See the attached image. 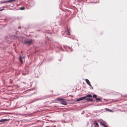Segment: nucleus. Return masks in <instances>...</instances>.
<instances>
[{
    "instance_id": "21",
    "label": "nucleus",
    "mask_w": 127,
    "mask_h": 127,
    "mask_svg": "<svg viewBox=\"0 0 127 127\" xmlns=\"http://www.w3.org/2000/svg\"><path fill=\"white\" fill-rule=\"evenodd\" d=\"M2 119H1L0 120V122H4L2 120Z\"/></svg>"
},
{
    "instance_id": "6",
    "label": "nucleus",
    "mask_w": 127,
    "mask_h": 127,
    "mask_svg": "<svg viewBox=\"0 0 127 127\" xmlns=\"http://www.w3.org/2000/svg\"><path fill=\"white\" fill-rule=\"evenodd\" d=\"M94 125L95 127H98L99 125L95 121L94 123Z\"/></svg>"
},
{
    "instance_id": "24",
    "label": "nucleus",
    "mask_w": 127,
    "mask_h": 127,
    "mask_svg": "<svg viewBox=\"0 0 127 127\" xmlns=\"http://www.w3.org/2000/svg\"><path fill=\"white\" fill-rule=\"evenodd\" d=\"M60 50H63V51H64V50H63L62 49V47H61V49H60Z\"/></svg>"
},
{
    "instance_id": "9",
    "label": "nucleus",
    "mask_w": 127,
    "mask_h": 127,
    "mask_svg": "<svg viewBox=\"0 0 127 127\" xmlns=\"http://www.w3.org/2000/svg\"><path fill=\"white\" fill-rule=\"evenodd\" d=\"M19 60L22 63H23V62L22 60V58H21V56H20L19 58Z\"/></svg>"
},
{
    "instance_id": "20",
    "label": "nucleus",
    "mask_w": 127,
    "mask_h": 127,
    "mask_svg": "<svg viewBox=\"0 0 127 127\" xmlns=\"http://www.w3.org/2000/svg\"><path fill=\"white\" fill-rule=\"evenodd\" d=\"M91 87V88L92 89H93V87H92L91 85V84H90V85H89Z\"/></svg>"
},
{
    "instance_id": "14",
    "label": "nucleus",
    "mask_w": 127,
    "mask_h": 127,
    "mask_svg": "<svg viewBox=\"0 0 127 127\" xmlns=\"http://www.w3.org/2000/svg\"><path fill=\"white\" fill-rule=\"evenodd\" d=\"M20 107H22H22H24L25 108V110H26L27 109V107H25L24 106H21Z\"/></svg>"
},
{
    "instance_id": "26",
    "label": "nucleus",
    "mask_w": 127,
    "mask_h": 127,
    "mask_svg": "<svg viewBox=\"0 0 127 127\" xmlns=\"http://www.w3.org/2000/svg\"><path fill=\"white\" fill-rule=\"evenodd\" d=\"M21 115H26V114H20Z\"/></svg>"
},
{
    "instance_id": "10",
    "label": "nucleus",
    "mask_w": 127,
    "mask_h": 127,
    "mask_svg": "<svg viewBox=\"0 0 127 127\" xmlns=\"http://www.w3.org/2000/svg\"><path fill=\"white\" fill-rule=\"evenodd\" d=\"M42 99V98H38V99H35L33 101H32L30 103H32V102H34V101H36V100H41Z\"/></svg>"
},
{
    "instance_id": "18",
    "label": "nucleus",
    "mask_w": 127,
    "mask_h": 127,
    "mask_svg": "<svg viewBox=\"0 0 127 127\" xmlns=\"http://www.w3.org/2000/svg\"><path fill=\"white\" fill-rule=\"evenodd\" d=\"M67 48L69 49H70V52H71L72 51V49H70V48L69 47H68V46L67 47Z\"/></svg>"
},
{
    "instance_id": "5",
    "label": "nucleus",
    "mask_w": 127,
    "mask_h": 127,
    "mask_svg": "<svg viewBox=\"0 0 127 127\" xmlns=\"http://www.w3.org/2000/svg\"><path fill=\"white\" fill-rule=\"evenodd\" d=\"M84 97H85V99H86V98L87 97H92V95H91L89 94L88 95H87L85 96H84Z\"/></svg>"
},
{
    "instance_id": "22",
    "label": "nucleus",
    "mask_w": 127,
    "mask_h": 127,
    "mask_svg": "<svg viewBox=\"0 0 127 127\" xmlns=\"http://www.w3.org/2000/svg\"><path fill=\"white\" fill-rule=\"evenodd\" d=\"M4 9H0V11H2L3 10H4Z\"/></svg>"
},
{
    "instance_id": "15",
    "label": "nucleus",
    "mask_w": 127,
    "mask_h": 127,
    "mask_svg": "<svg viewBox=\"0 0 127 127\" xmlns=\"http://www.w3.org/2000/svg\"><path fill=\"white\" fill-rule=\"evenodd\" d=\"M96 96H97V95H95V94H94L93 95V98H96Z\"/></svg>"
},
{
    "instance_id": "1",
    "label": "nucleus",
    "mask_w": 127,
    "mask_h": 127,
    "mask_svg": "<svg viewBox=\"0 0 127 127\" xmlns=\"http://www.w3.org/2000/svg\"><path fill=\"white\" fill-rule=\"evenodd\" d=\"M57 99L60 101L62 104L64 105H67V102L64 99L61 98H57Z\"/></svg>"
},
{
    "instance_id": "3",
    "label": "nucleus",
    "mask_w": 127,
    "mask_h": 127,
    "mask_svg": "<svg viewBox=\"0 0 127 127\" xmlns=\"http://www.w3.org/2000/svg\"><path fill=\"white\" fill-rule=\"evenodd\" d=\"M65 33L67 35H70V29L68 28L65 31Z\"/></svg>"
},
{
    "instance_id": "8",
    "label": "nucleus",
    "mask_w": 127,
    "mask_h": 127,
    "mask_svg": "<svg viewBox=\"0 0 127 127\" xmlns=\"http://www.w3.org/2000/svg\"><path fill=\"white\" fill-rule=\"evenodd\" d=\"M86 100H87L88 101H93V99L92 98H86Z\"/></svg>"
},
{
    "instance_id": "25",
    "label": "nucleus",
    "mask_w": 127,
    "mask_h": 127,
    "mask_svg": "<svg viewBox=\"0 0 127 127\" xmlns=\"http://www.w3.org/2000/svg\"><path fill=\"white\" fill-rule=\"evenodd\" d=\"M103 126L104 127H107V126H106L105 125H104Z\"/></svg>"
},
{
    "instance_id": "11",
    "label": "nucleus",
    "mask_w": 127,
    "mask_h": 127,
    "mask_svg": "<svg viewBox=\"0 0 127 127\" xmlns=\"http://www.w3.org/2000/svg\"><path fill=\"white\" fill-rule=\"evenodd\" d=\"M95 99L96 101H101L100 100L101 98H95Z\"/></svg>"
},
{
    "instance_id": "17",
    "label": "nucleus",
    "mask_w": 127,
    "mask_h": 127,
    "mask_svg": "<svg viewBox=\"0 0 127 127\" xmlns=\"http://www.w3.org/2000/svg\"><path fill=\"white\" fill-rule=\"evenodd\" d=\"M2 120L3 121V122L6 121H8V120L7 119H3Z\"/></svg>"
},
{
    "instance_id": "7",
    "label": "nucleus",
    "mask_w": 127,
    "mask_h": 127,
    "mask_svg": "<svg viewBox=\"0 0 127 127\" xmlns=\"http://www.w3.org/2000/svg\"><path fill=\"white\" fill-rule=\"evenodd\" d=\"M85 81L87 83L88 85H90V82L89 80L87 79H85Z\"/></svg>"
},
{
    "instance_id": "30",
    "label": "nucleus",
    "mask_w": 127,
    "mask_h": 127,
    "mask_svg": "<svg viewBox=\"0 0 127 127\" xmlns=\"http://www.w3.org/2000/svg\"><path fill=\"white\" fill-rule=\"evenodd\" d=\"M22 58H24V57H23Z\"/></svg>"
},
{
    "instance_id": "27",
    "label": "nucleus",
    "mask_w": 127,
    "mask_h": 127,
    "mask_svg": "<svg viewBox=\"0 0 127 127\" xmlns=\"http://www.w3.org/2000/svg\"><path fill=\"white\" fill-rule=\"evenodd\" d=\"M104 100H106V101L107 100H106V99H104Z\"/></svg>"
},
{
    "instance_id": "16",
    "label": "nucleus",
    "mask_w": 127,
    "mask_h": 127,
    "mask_svg": "<svg viewBox=\"0 0 127 127\" xmlns=\"http://www.w3.org/2000/svg\"><path fill=\"white\" fill-rule=\"evenodd\" d=\"M28 74V73L27 72V73H25L24 72H22V74L24 75H25L27 74Z\"/></svg>"
},
{
    "instance_id": "4",
    "label": "nucleus",
    "mask_w": 127,
    "mask_h": 127,
    "mask_svg": "<svg viewBox=\"0 0 127 127\" xmlns=\"http://www.w3.org/2000/svg\"><path fill=\"white\" fill-rule=\"evenodd\" d=\"M84 99H85V97H80L78 98L76 100L77 101H79L82 100H84Z\"/></svg>"
},
{
    "instance_id": "19",
    "label": "nucleus",
    "mask_w": 127,
    "mask_h": 127,
    "mask_svg": "<svg viewBox=\"0 0 127 127\" xmlns=\"http://www.w3.org/2000/svg\"><path fill=\"white\" fill-rule=\"evenodd\" d=\"M100 124L101 125H102V126H103L104 125L103 123H102V122H100Z\"/></svg>"
},
{
    "instance_id": "12",
    "label": "nucleus",
    "mask_w": 127,
    "mask_h": 127,
    "mask_svg": "<svg viewBox=\"0 0 127 127\" xmlns=\"http://www.w3.org/2000/svg\"><path fill=\"white\" fill-rule=\"evenodd\" d=\"M105 109L109 112H113L112 110H111L110 109H109L108 108H106Z\"/></svg>"
},
{
    "instance_id": "28",
    "label": "nucleus",
    "mask_w": 127,
    "mask_h": 127,
    "mask_svg": "<svg viewBox=\"0 0 127 127\" xmlns=\"http://www.w3.org/2000/svg\"><path fill=\"white\" fill-rule=\"evenodd\" d=\"M82 114H83V113H81Z\"/></svg>"
},
{
    "instance_id": "13",
    "label": "nucleus",
    "mask_w": 127,
    "mask_h": 127,
    "mask_svg": "<svg viewBox=\"0 0 127 127\" xmlns=\"http://www.w3.org/2000/svg\"><path fill=\"white\" fill-rule=\"evenodd\" d=\"M25 9V8L24 7H23L21 8H19V9L22 10H23Z\"/></svg>"
},
{
    "instance_id": "23",
    "label": "nucleus",
    "mask_w": 127,
    "mask_h": 127,
    "mask_svg": "<svg viewBox=\"0 0 127 127\" xmlns=\"http://www.w3.org/2000/svg\"><path fill=\"white\" fill-rule=\"evenodd\" d=\"M63 46H64V47L65 48H66V47H66V46H65V45H63Z\"/></svg>"
},
{
    "instance_id": "29",
    "label": "nucleus",
    "mask_w": 127,
    "mask_h": 127,
    "mask_svg": "<svg viewBox=\"0 0 127 127\" xmlns=\"http://www.w3.org/2000/svg\"><path fill=\"white\" fill-rule=\"evenodd\" d=\"M82 114H83V113H81Z\"/></svg>"
},
{
    "instance_id": "2",
    "label": "nucleus",
    "mask_w": 127,
    "mask_h": 127,
    "mask_svg": "<svg viewBox=\"0 0 127 127\" xmlns=\"http://www.w3.org/2000/svg\"><path fill=\"white\" fill-rule=\"evenodd\" d=\"M32 39H28L25 40L24 41V43L27 45H29L32 42Z\"/></svg>"
}]
</instances>
